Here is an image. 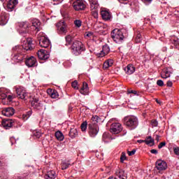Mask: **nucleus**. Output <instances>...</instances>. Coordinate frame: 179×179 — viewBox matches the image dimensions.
<instances>
[{"instance_id": "obj_10", "label": "nucleus", "mask_w": 179, "mask_h": 179, "mask_svg": "<svg viewBox=\"0 0 179 179\" xmlns=\"http://www.w3.org/2000/svg\"><path fill=\"white\" fill-rule=\"evenodd\" d=\"M57 31L60 34H66L68 32V26L64 21H60L57 24Z\"/></svg>"}, {"instance_id": "obj_58", "label": "nucleus", "mask_w": 179, "mask_h": 179, "mask_svg": "<svg viewBox=\"0 0 179 179\" xmlns=\"http://www.w3.org/2000/svg\"><path fill=\"white\" fill-rule=\"evenodd\" d=\"M123 173H124V171H120V174H122Z\"/></svg>"}, {"instance_id": "obj_38", "label": "nucleus", "mask_w": 179, "mask_h": 179, "mask_svg": "<svg viewBox=\"0 0 179 179\" xmlns=\"http://www.w3.org/2000/svg\"><path fill=\"white\" fill-rule=\"evenodd\" d=\"M86 129H87V122L85 121L81 124V131H83V132H85Z\"/></svg>"}, {"instance_id": "obj_55", "label": "nucleus", "mask_w": 179, "mask_h": 179, "mask_svg": "<svg viewBox=\"0 0 179 179\" xmlns=\"http://www.w3.org/2000/svg\"><path fill=\"white\" fill-rule=\"evenodd\" d=\"M54 2H57V3H61V2H62V1L64 0H53Z\"/></svg>"}, {"instance_id": "obj_34", "label": "nucleus", "mask_w": 179, "mask_h": 179, "mask_svg": "<svg viewBox=\"0 0 179 179\" xmlns=\"http://www.w3.org/2000/svg\"><path fill=\"white\" fill-rule=\"evenodd\" d=\"M55 136H56L57 139L58 141H64V134H62V132L58 131H56L55 134Z\"/></svg>"}, {"instance_id": "obj_31", "label": "nucleus", "mask_w": 179, "mask_h": 179, "mask_svg": "<svg viewBox=\"0 0 179 179\" xmlns=\"http://www.w3.org/2000/svg\"><path fill=\"white\" fill-rule=\"evenodd\" d=\"M71 166V162L69 161H63L61 164L62 170H66Z\"/></svg>"}, {"instance_id": "obj_5", "label": "nucleus", "mask_w": 179, "mask_h": 179, "mask_svg": "<svg viewBox=\"0 0 179 179\" xmlns=\"http://www.w3.org/2000/svg\"><path fill=\"white\" fill-rule=\"evenodd\" d=\"M0 99L1 100L6 99L10 103L15 99V95L12 94L10 90L6 88H0Z\"/></svg>"}, {"instance_id": "obj_8", "label": "nucleus", "mask_w": 179, "mask_h": 179, "mask_svg": "<svg viewBox=\"0 0 179 179\" xmlns=\"http://www.w3.org/2000/svg\"><path fill=\"white\" fill-rule=\"evenodd\" d=\"M90 8H91V14L94 19L99 17V3L97 0H90Z\"/></svg>"}, {"instance_id": "obj_9", "label": "nucleus", "mask_w": 179, "mask_h": 179, "mask_svg": "<svg viewBox=\"0 0 179 179\" xmlns=\"http://www.w3.org/2000/svg\"><path fill=\"white\" fill-rule=\"evenodd\" d=\"M15 91L19 99L22 100H27V99H29L27 92H26V90H24L23 87H15Z\"/></svg>"}, {"instance_id": "obj_51", "label": "nucleus", "mask_w": 179, "mask_h": 179, "mask_svg": "<svg viewBox=\"0 0 179 179\" xmlns=\"http://www.w3.org/2000/svg\"><path fill=\"white\" fill-rule=\"evenodd\" d=\"M166 85L168 86V87H171V86H173V82H171V80L167 81Z\"/></svg>"}, {"instance_id": "obj_37", "label": "nucleus", "mask_w": 179, "mask_h": 179, "mask_svg": "<svg viewBox=\"0 0 179 179\" xmlns=\"http://www.w3.org/2000/svg\"><path fill=\"white\" fill-rule=\"evenodd\" d=\"M69 136L71 138H76V136H78V130L76 129H71L69 132Z\"/></svg>"}, {"instance_id": "obj_21", "label": "nucleus", "mask_w": 179, "mask_h": 179, "mask_svg": "<svg viewBox=\"0 0 179 179\" xmlns=\"http://www.w3.org/2000/svg\"><path fill=\"white\" fill-rule=\"evenodd\" d=\"M19 3V1L17 0H10L8 3H7V10L8 12H12L13 9H15V6Z\"/></svg>"}, {"instance_id": "obj_48", "label": "nucleus", "mask_w": 179, "mask_h": 179, "mask_svg": "<svg viewBox=\"0 0 179 179\" xmlns=\"http://www.w3.org/2000/svg\"><path fill=\"white\" fill-rule=\"evenodd\" d=\"M157 85L158 86H164V83L163 80H158L157 81Z\"/></svg>"}, {"instance_id": "obj_11", "label": "nucleus", "mask_w": 179, "mask_h": 179, "mask_svg": "<svg viewBox=\"0 0 179 179\" xmlns=\"http://www.w3.org/2000/svg\"><path fill=\"white\" fill-rule=\"evenodd\" d=\"M73 8L75 10H85L86 5L83 2V0H76L73 3Z\"/></svg>"}, {"instance_id": "obj_32", "label": "nucleus", "mask_w": 179, "mask_h": 179, "mask_svg": "<svg viewBox=\"0 0 179 179\" xmlns=\"http://www.w3.org/2000/svg\"><path fill=\"white\" fill-rule=\"evenodd\" d=\"M47 179H55L57 177V173L54 171H50L46 175Z\"/></svg>"}, {"instance_id": "obj_23", "label": "nucleus", "mask_w": 179, "mask_h": 179, "mask_svg": "<svg viewBox=\"0 0 179 179\" xmlns=\"http://www.w3.org/2000/svg\"><path fill=\"white\" fill-rule=\"evenodd\" d=\"M101 15L103 20H110V19H111V13L108 10H102L101 11Z\"/></svg>"}, {"instance_id": "obj_20", "label": "nucleus", "mask_w": 179, "mask_h": 179, "mask_svg": "<svg viewBox=\"0 0 179 179\" xmlns=\"http://www.w3.org/2000/svg\"><path fill=\"white\" fill-rule=\"evenodd\" d=\"M1 121V125L6 129L11 128L12 125H13V122L11 120H3L2 117H0Z\"/></svg>"}, {"instance_id": "obj_2", "label": "nucleus", "mask_w": 179, "mask_h": 179, "mask_svg": "<svg viewBox=\"0 0 179 179\" xmlns=\"http://www.w3.org/2000/svg\"><path fill=\"white\" fill-rule=\"evenodd\" d=\"M124 124L126 127L134 129L138 127V117L135 115H128L124 118Z\"/></svg>"}, {"instance_id": "obj_57", "label": "nucleus", "mask_w": 179, "mask_h": 179, "mask_svg": "<svg viewBox=\"0 0 179 179\" xmlns=\"http://www.w3.org/2000/svg\"><path fill=\"white\" fill-rule=\"evenodd\" d=\"M155 139H156V141H157V142H159V141L160 139V136L157 135Z\"/></svg>"}, {"instance_id": "obj_36", "label": "nucleus", "mask_w": 179, "mask_h": 179, "mask_svg": "<svg viewBox=\"0 0 179 179\" xmlns=\"http://www.w3.org/2000/svg\"><path fill=\"white\" fill-rule=\"evenodd\" d=\"M40 24H41V23L40 22V20L37 19H35L32 21V27H35L36 29L40 27Z\"/></svg>"}, {"instance_id": "obj_1", "label": "nucleus", "mask_w": 179, "mask_h": 179, "mask_svg": "<svg viewBox=\"0 0 179 179\" xmlns=\"http://www.w3.org/2000/svg\"><path fill=\"white\" fill-rule=\"evenodd\" d=\"M91 120L92 122L88 125L89 135L91 138H94V136L99 134V126L97 125L99 116H92Z\"/></svg>"}, {"instance_id": "obj_12", "label": "nucleus", "mask_w": 179, "mask_h": 179, "mask_svg": "<svg viewBox=\"0 0 179 179\" xmlns=\"http://www.w3.org/2000/svg\"><path fill=\"white\" fill-rule=\"evenodd\" d=\"M122 131V125L120 123H113L110 126V132L114 135L120 134Z\"/></svg>"}, {"instance_id": "obj_14", "label": "nucleus", "mask_w": 179, "mask_h": 179, "mask_svg": "<svg viewBox=\"0 0 179 179\" xmlns=\"http://www.w3.org/2000/svg\"><path fill=\"white\" fill-rule=\"evenodd\" d=\"M156 168L159 171H163L167 169V163L162 159L157 160L155 164Z\"/></svg>"}, {"instance_id": "obj_30", "label": "nucleus", "mask_w": 179, "mask_h": 179, "mask_svg": "<svg viewBox=\"0 0 179 179\" xmlns=\"http://www.w3.org/2000/svg\"><path fill=\"white\" fill-rule=\"evenodd\" d=\"M31 114H33V112L31 110H29L28 112L24 113L22 115V119L23 120V121H27V120H29V118H30V117L31 116Z\"/></svg>"}, {"instance_id": "obj_22", "label": "nucleus", "mask_w": 179, "mask_h": 179, "mask_svg": "<svg viewBox=\"0 0 179 179\" xmlns=\"http://www.w3.org/2000/svg\"><path fill=\"white\" fill-rule=\"evenodd\" d=\"M80 93L84 96H87V94H89V85L87 83L84 82L83 83V87L80 90Z\"/></svg>"}, {"instance_id": "obj_53", "label": "nucleus", "mask_w": 179, "mask_h": 179, "mask_svg": "<svg viewBox=\"0 0 179 179\" xmlns=\"http://www.w3.org/2000/svg\"><path fill=\"white\" fill-rule=\"evenodd\" d=\"M152 155H157V151L155 149L151 150L150 151Z\"/></svg>"}, {"instance_id": "obj_46", "label": "nucleus", "mask_w": 179, "mask_h": 179, "mask_svg": "<svg viewBox=\"0 0 179 179\" xmlns=\"http://www.w3.org/2000/svg\"><path fill=\"white\" fill-rule=\"evenodd\" d=\"M173 152H174L175 155H176V156H179V148L178 147L173 148Z\"/></svg>"}, {"instance_id": "obj_54", "label": "nucleus", "mask_w": 179, "mask_h": 179, "mask_svg": "<svg viewBox=\"0 0 179 179\" xmlns=\"http://www.w3.org/2000/svg\"><path fill=\"white\" fill-rule=\"evenodd\" d=\"M128 93H129V94L132 93L133 94H137V92H136V91H135V90H130V91H128Z\"/></svg>"}, {"instance_id": "obj_35", "label": "nucleus", "mask_w": 179, "mask_h": 179, "mask_svg": "<svg viewBox=\"0 0 179 179\" xmlns=\"http://www.w3.org/2000/svg\"><path fill=\"white\" fill-rule=\"evenodd\" d=\"M102 139L103 142H108L111 139V136H110L109 133L105 132L103 134Z\"/></svg>"}, {"instance_id": "obj_13", "label": "nucleus", "mask_w": 179, "mask_h": 179, "mask_svg": "<svg viewBox=\"0 0 179 179\" xmlns=\"http://www.w3.org/2000/svg\"><path fill=\"white\" fill-rule=\"evenodd\" d=\"M37 55L39 59L43 61H45V59H48L50 58V53L47 50L43 49L38 51Z\"/></svg>"}, {"instance_id": "obj_39", "label": "nucleus", "mask_w": 179, "mask_h": 179, "mask_svg": "<svg viewBox=\"0 0 179 179\" xmlns=\"http://www.w3.org/2000/svg\"><path fill=\"white\" fill-rule=\"evenodd\" d=\"M74 24H75L76 27L79 29V27H80L82 26V21L80 20H76L74 21Z\"/></svg>"}, {"instance_id": "obj_19", "label": "nucleus", "mask_w": 179, "mask_h": 179, "mask_svg": "<svg viewBox=\"0 0 179 179\" xmlns=\"http://www.w3.org/2000/svg\"><path fill=\"white\" fill-rule=\"evenodd\" d=\"M2 115L5 117H12L15 114V110L13 108H5L1 111Z\"/></svg>"}, {"instance_id": "obj_49", "label": "nucleus", "mask_w": 179, "mask_h": 179, "mask_svg": "<svg viewBox=\"0 0 179 179\" xmlns=\"http://www.w3.org/2000/svg\"><path fill=\"white\" fill-rule=\"evenodd\" d=\"M151 124L152 125V127H157V125H158L157 120H152Z\"/></svg>"}, {"instance_id": "obj_28", "label": "nucleus", "mask_w": 179, "mask_h": 179, "mask_svg": "<svg viewBox=\"0 0 179 179\" xmlns=\"http://www.w3.org/2000/svg\"><path fill=\"white\" fill-rule=\"evenodd\" d=\"M144 142L145 145H148V146H153V145H155V139L152 138L150 136L146 137Z\"/></svg>"}, {"instance_id": "obj_43", "label": "nucleus", "mask_w": 179, "mask_h": 179, "mask_svg": "<svg viewBox=\"0 0 179 179\" xmlns=\"http://www.w3.org/2000/svg\"><path fill=\"white\" fill-rule=\"evenodd\" d=\"M93 32L92 31H87L85 33V37H86V38H92V37H93Z\"/></svg>"}, {"instance_id": "obj_60", "label": "nucleus", "mask_w": 179, "mask_h": 179, "mask_svg": "<svg viewBox=\"0 0 179 179\" xmlns=\"http://www.w3.org/2000/svg\"><path fill=\"white\" fill-rule=\"evenodd\" d=\"M0 124H2V122L1 121V120H0Z\"/></svg>"}, {"instance_id": "obj_45", "label": "nucleus", "mask_w": 179, "mask_h": 179, "mask_svg": "<svg viewBox=\"0 0 179 179\" xmlns=\"http://www.w3.org/2000/svg\"><path fill=\"white\" fill-rule=\"evenodd\" d=\"M65 38L68 44H71V43H72V36H71V35L66 36Z\"/></svg>"}, {"instance_id": "obj_40", "label": "nucleus", "mask_w": 179, "mask_h": 179, "mask_svg": "<svg viewBox=\"0 0 179 179\" xmlns=\"http://www.w3.org/2000/svg\"><path fill=\"white\" fill-rule=\"evenodd\" d=\"M34 135L36 136V138H41L43 134L39 130H35L34 131Z\"/></svg>"}, {"instance_id": "obj_56", "label": "nucleus", "mask_w": 179, "mask_h": 179, "mask_svg": "<svg viewBox=\"0 0 179 179\" xmlns=\"http://www.w3.org/2000/svg\"><path fill=\"white\" fill-rule=\"evenodd\" d=\"M138 143H145V140H138V141H137Z\"/></svg>"}, {"instance_id": "obj_17", "label": "nucleus", "mask_w": 179, "mask_h": 179, "mask_svg": "<svg viewBox=\"0 0 179 179\" xmlns=\"http://www.w3.org/2000/svg\"><path fill=\"white\" fill-rule=\"evenodd\" d=\"M171 73H173V69L171 67L165 68L161 73V78L167 79V78H170Z\"/></svg>"}, {"instance_id": "obj_16", "label": "nucleus", "mask_w": 179, "mask_h": 179, "mask_svg": "<svg viewBox=\"0 0 179 179\" xmlns=\"http://www.w3.org/2000/svg\"><path fill=\"white\" fill-rule=\"evenodd\" d=\"M25 64L29 68H31L33 66H37V59L36 57L31 56L29 58L27 59Z\"/></svg>"}, {"instance_id": "obj_26", "label": "nucleus", "mask_w": 179, "mask_h": 179, "mask_svg": "<svg viewBox=\"0 0 179 179\" xmlns=\"http://www.w3.org/2000/svg\"><path fill=\"white\" fill-rule=\"evenodd\" d=\"M48 94H49V96H50L52 99H57L59 96L58 92L52 89H48Z\"/></svg>"}, {"instance_id": "obj_44", "label": "nucleus", "mask_w": 179, "mask_h": 179, "mask_svg": "<svg viewBox=\"0 0 179 179\" xmlns=\"http://www.w3.org/2000/svg\"><path fill=\"white\" fill-rule=\"evenodd\" d=\"M71 86L73 89H76V90H78L79 87H78V81L75 80L71 83Z\"/></svg>"}, {"instance_id": "obj_24", "label": "nucleus", "mask_w": 179, "mask_h": 179, "mask_svg": "<svg viewBox=\"0 0 179 179\" xmlns=\"http://www.w3.org/2000/svg\"><path fill=\"white\" fill-rule=\"evenodd\" d=\"M31 104L34 108H38V110L41 107V103H40L38 98H33L31 101Z\"/></svg>"}, {"instance_id": "obj_18", "label": "nucleus", "mask_w": 179, "mask_h": 179, "mask_svg": "<svg viewBox=\"0 0 179 179\" xmlns=\"http://www.w3.org/2000/svg\"><path fill=\"white\" fill-rule=\"evenodd\" d=\"M108 52H110V47H108V45H105L103 46L101 52H98L96 54V55H97V57H100L103 58V57H106V55H107V54H108Z\"/></svg>"}, {"instance_id": "obj_4", "label": "nucleus", "mask_w": 179, "mask_h": 179, "mask_svg": "<svg viewBox=\"0 0 179 179\" xmlns=\"http://www.w3.org/2000/svg\"><path fill=\"white\" fill-rule=\"evenodd\" d=\"M30 24L27 21L18 22L15 24V29L20 34H26L29 33Z\"/></svg>"}, {"instance_id": "obj_47", "label": "nucleus", "mask_w": 179, "mask_h": 179, "mask_svg": "<svg viewBox=\"0 0 179 179\" xmlns=\"http://www.w3.org/2000/svg\"><path fill=\"white\" fill-rule=\"evenodd\" d=\"M129 156H134L136 153V150H133L132 151H127Z\"/></svg>"}, {"instance_id": "obj_6", "label": "nucleus", "mask_w": 179, "mask_h": 179, "mask_svg": "<svg viewBox=\"0 0 179 179\" xmlns=\"http://www.w3.org/2000/svg\"><path fill=\"white\" fill-rule=\"evenodd\" d=\"M38 38L41 47L43 48H48V47H50L51 43L50 40L45 37V34L40 32L38 35Z\"/></svg>"}, {"instance_id": "obj_29", "label": "nucleus", "mask_w": 179, "mask_h": 179, "mask_svg": "<svg viewBox=\"0 0 179 179\" xmlns=\"http://www.w3.org/2000/svg\"><path fill=\"white\" fill-rule=\"evenodd\" d=\"M8 16L5 15V14H3L0 16V24H1V26H5V24L8 23Z\"/></svg>"}, {"instance_id": "obj_33", "label": "nucleus", "mask_w": 179, "mask_h": 179, "mask_svg": "<svg viewBox=\"0 0 179 179\" xmlns=\"http://www.w3.org/2000/svg\"><path fill=\"white\" fill-rule=\"evenodd\" d=\"M23 60V56L22 55H15L13 57V61H15V62H22Z\"/></svg>"}, {"instance_id": "obj_27", "label": "nucleus", "mask_w": 179, "mask_h": 179, "mask_svg": "<svg viewBox=\"0 0 179 179\" xmlns=\"http://www.w3.org/2000/svg\"><path fill=\"white\" fill-rule=\"evenodd\" d=\"M113 64H114V60L111 59H108L104 62L103 68V69H108L110 66H113Z\"/></svg>"}, {"instance_id": "obj_15", "label": "nucleus", "mask_w": 179, "mask_h": 179, "mask_svg": "<svg viewBox=\"0 0 179 179\" xmlns=\"http://www.w3.org/2000/svg\"><path fill=\"white\" fill-rule=\"evenodd\" d=\"M27 48H26L23 45L22 46L17 45V46L14 47L13 48V50L14 51H19L20 50H22V48H24L27 50L33 49V47H31V44H33V41H31V39H27Z\"/></svg>"}, {"instance_id": "obj_25", "label": "nucleus", "mask_w": 179, "mask_h": 179, "mask_svg": "<svg viewBox=\"0 0 179 179\" xmlns=\"http://www.w3.org/2000/svg\"><path fill=\"white\" fill-rule=\"evenodd\" d=\"M124 71L127 75H132L135 72V66L132 64H129L124 68Z\"/></svg>"}, {"instance_id": "obj_7", "label": "nucleus", "mask_w": 179, "mask_h": 179, "mask_svg": "<svg viewBox=\"0 0 179 179\" xmlns=\"http://www.w3.org/2000/svg\"><path fill=\"white\" fill-rule=\"evenodd\" d=\"M111 37L115 41V43H120L124 40V34L122 33V29H115L111 32Z\"/></svg>"}, {"instance_id": "obj_59", "label": "nucleus", "mask_w": 179, "mask_h": 179, "mask_svg": "<svg viewBox=\"0 0 179 179\" xmlns=\"http://www.w3.org/2000/svg\"><path fill=\"white\" fill-rule=\"evenodd\" d=\"M119 178H122V177H121V176H120V175H119Z\"/></svg>"}, {"instance_id": "obj_41", "label": "nucleus", "mask_w": 179, "mask_h": 179, "mask_svg": "<svg viewBox=\"0 0 179 179\" xmlns=\"http://www.w3.org/2000/svg\"><path fill=\"white\" fill-rule=\"evenodd\" d=\"M136 43H141L142 41V35L141 34H138L136 36Z\"/></svg>"}, {"instance_id": "obj_61", "label": "nucleus", "mask_w": 179, "mask_h": 179, "mask_svg": "<svg viewBox=\"0 0 179 179\" xmlns=\"http://www.w3.org/2000/svg\"><path fill=\"white\" fill-rule=\"evenodd\" d=\"M1 1H2V2H3V1H5V0H1Z\"/></svg>"}, {"instance_id": "obj_62", "label": "nucleus", "mask_w": 179, "mask_h": 179, "mask_svg": "<svg viewBox=\"0 0 179 179\" xmlns=\"http://www.w3.org/2000/svg\"><path fill=\"white\" fill-rule=\"evenodd\" d=\"M90 59L92 60V57H90Z\"/></svg>"}, {"instance_id": "obj_3", "label": "nucleus", "mask_w": 179, "mask_h": 179, "mask_svg": "<svg viewBox=\"0 0 179 179\" xmlns=\"http://www.w3.org/2000/svg\"><path fill=\"white\" fill-rule=\"evenodd\" d=\"M85 50H86V48L82 42L79 41H75L73 43L71 46V51L74 55H80V54H82Z\"/></svg>"}, {"instance_id": "obj_42", "label": "nucleus", "mask_w": 179, "mask_h": 179, "mask_svg": "<svg viewBox=\"0 0 179 179\" xmlns=\"http://www.w3.org/2000/svg\"><path fill=\"white\" fill-rule=\"evenodd\" d=\"M124 160H127V155H126L125 152H122L121 157H120L121 163H124Z\"/></svg>"}, {"instance_id": "obj_50", "label": "nucleus", "mask_w": 179, "mask_h": 179, "mask_svg": "<svg viewBox=\"0 0 179 179\" xmlns=\"http://www.w3.org/2000/svg\"><path fill=\"white\" fill-rule=\"evenodd\" d=\"M164 146H166V142H162L158 145V149H162Z\"/></svg>"}, {"instance_id": "obj_52", "label": "nucleus", "mask_w": 179, "mask_h": 179, "mask_svg": "<svg viewBox=\"0 0 179 179\" xmlns=\"http://www.w3.org/2000/svg\"><path fill=\"white\" fill-rule=\"evenodd\" d=\"M142 1L148 5V3H150V2H152V0H142Z\"/></svg>"}]
</instances>
